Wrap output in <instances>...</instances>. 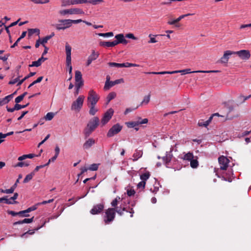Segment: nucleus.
I'll list each match as a JSON object with an SVG mask.
<instances>
[{
	"label": "nucleus",
	"mask_w": 251,
	"mask_h": 251,
	"mask_svg": "<svg viewBox=\"0 0 251 251\" xmlns=\"http://www.w3.org/2000/svg\"><path fill=\"white\" fill-rule=\"evenodd\" d=\"M82 21L81 19H62L58 20V23L52 25V26L58 30H65L70 27L73 24H77L81 23Z\"/></svg>",
	"instance_id": "nucleus-1"
},
{
	"label": "nucleus",
	"mask_w": 251,
	"mask_h": 251,
	"mask_svg": "<svg viewBox=\"0 0 251 251\" xmlns=\"http://www.w3.org/2000/svg\"><path fill=\"white\" fill-rule=\"evenodd\" d=\"M100 120L97 117H94L91 119L87 124V128L85 129L84 134L86 136H88L99 125Z\"/></svg>",
	"instance_id": "nucleus-2"
},
{
	"label": "nucleus",
	"mask_w": 251,
	"mask_h": 251,
	"mask_svg": "<svg viewBox=\"0 0 251 251\" xmlns=\"http://www.w3.org/2000/svg\"><path fill=\"white\" fill-rule=\"evenodd\" d=\"M84 99L85 97L83 95L79 96L76 100L72 102L71 107V110L76 112H79L83 106Z\"/></svg>",
	"instance_id": "nucleus-3"
},
{
	"label": "nucleus",
	"mask_w": 251,
	"mask_h": 251,
	"mask_svg": "<svg viewBox=\"0 0 251 251\" xmlns=\"http://www.w3.org/2000/svg\"><path fill=\"white\" fill-rule=\"evenodd\" d=\"M218 71H191L190 69H187L181 70H177V71H167V74H174L176 73H181V75H185L187 74L191 73H209L213 72H218Z\"/></svg>",
	"instance_id": "nucleus-4"
},
{
	"label": "nucleus",
	"mask_w": 251,
	"mask_h": 251,
	"mask_svg": "<svg viewBox=\"0 0 251 251\" xmlns=\"http://www.w3.org/2000/svg\"><path fill=\"white\" fill-rule=\"evenodd\" d=\"M115 217V209L109 208L105 212L104 221L105 224H109L112 222Z\"/></svg>",
	"instance_id": "nucleus-5"
},
{
	"label": "nucleus",
	"mask_w": 251,
	"mask_h": 251,
	"mask_svg": "<svg viewBox=\"0 0 251 251\" xmlns=\"http://www.w3.org/2000/svg\"><path fill=\"white\" fill-rule=\"evenodd\" d=\"M100 97L99 95L93 90H91L88 93V96L87 97L88 105H96Z\"/></svg>",
	"instance_id": "nucleus-6"
},
{
	"label": "nucleus",
	"mask_w": 251,
	"mask_h": 251,
	"mask_svg": "<svg viewBox=\"0 0 251 251\" xmlns=\"http://www.w3.org/2000/svg\"><path fill=\"white\" fill-rule=\"evenodd\" d=\"M123 126L119 124L113 125L108 130L107 133L108 137H112L119 133L122 129Z\"/></svg>",
	"instance_id": "nucleus-7"
},
{
	"label": "nucleus",
	"mask_w": 251,
	"mask_h": 251,
	"mask_svg": "<svg viewBox=\"0 0 251 251\" xmlns=\"http://www.w3.org/2000/svg\"><path fill=\"white\" fill-rule=\"evenodd\" d=\"M114 113V110L112 108L109 109L103 115L101 120L102 126L105 125L111 119Z\"/></svg>",
	"instance_id": "nucleus-8"
},
{
	"label": "nucleus",
	"mask_w": 251,
	"mask_h": 251,
	"mask_svg": "<svg viewBox=\"0 0 251 251\" xmlns=\"http://www.w3.org/2000/svg\"><path fill=\"white\" fill-rule=\"evenodd\" d=\"M218 161L220 164V169L223 170H226L229 162V159L224 156H221L219 157Z\"/></svg>",
	"instance_id": "nucleus-9"
},
{
	"label": "nucleus",
	"mask_w": 251,
	"mask_h": 251,
	"mask_svg": "<svg viewBox=\"0 0 251 251\" xmlns=\"http://www.w3.org/2000/svg\"><path fill=\"white\" fill-rule=\"evenodd\" d=\"M234 54H237L243 60H248L251 56L250 52L248 50H240L237 51H234Z\"/></svg>",
	"instance_id": "nucleus-10"
},
{
	"label": "nucleus",
	"mask_w": 251,
	"mask_h": 251,
	"mask_svg": "<svg viewBox=\"0 0 251 251\" xmlns=\"http://www.w3.org/2000/svg\"><path fill=\"white\" fill-rule=\"evenodd\" d=\"M234 54V51L229 50L226 51L223 56L218 61V62L222 64H226L228 62L229 56Z\"/></svg>",
	"instance_id": "nucleus-11"
},
{
	"label": "nucleus",
	"mask_w": 251,
	"mask_h": 251,
	"mask_svg": "<svg viewBox=\"0 0 251 251\" xmlns=\"http://www.w3.org/2000/svg\"><path fill=\"white\" fill-rule=\"evenodd\" d=\"M124 82L123 78L116 79L115 81H106L104 86V89L105 90H108L110 87L114 86L116 84L123 83Z\"/></svg>",
	"instance_id": "nucleus-12"
},
{
	"label": "nucleus",
	"mask_w": 251,
	"mask_h": 251,
	"mask_svg": "<svg viewBox=\"0 0 251 251\" xmlns=\"http://www.w3.org/2000/svg\"><path fill=\"white\" fill-rule=\"evenodd\" d=\"M116 40H114V43L115 45H117L119 44H126L128 43V41L126 40L123 34H118L115 36Z\"/></svg>",
	"instance_id": "nucleus-13"
},
{
	"label": "nucleus",
	"mask_w": 251,
	"mask_h": 251,
	"mask_svg": "<svg viewBox=\"0 0 251 251\" xmlns=\"http://www.w3.org/2000/svg\"><path fill=\"white\" fill-rule=\"evenodd\" d=\"M104 208V205L102 203L98 204L93 206L90 211V213L93 215L100 213Z\"/></svg>",
	"instance_id": "nucleus-14"
},
{
	"label": "nucleus",
	"mask_w": 251,
	"mask_h": 251,
	"mask_svg": "<svg viewBox=\"0 0 251 251\" xmlns=\"http://www.w3.org/2000/svg\"><path fill=\"white\" fill-rule=\"evenodd\" d=\"M99 56V53L98 52H96L94 50H92L91 54L88 56L87 62L86 66H89L93 61L97 59Z\"/></svg>",
	"instance_id": "nucleus-15"
},
{
	"label": "nucleus",
	"mask_w": 251,
	"mask_h": 251,
	"mask_svg": "<svg viewBox=\"0 0 251 251\" xmlns=\"http://www.w3.org/2000/svg\"><path fill=\"white\" fill-rule=\"evenodd\" d=\"M18 197V194L17 193H15L13 197H11L9 199L7 198V196L4 197V202L8 204H13L18 203V202L15 200L17 199Z\"/></svg>",
	"instance_id": "nucleus-16"
},
{
	"label": "nucleus",
	"mask_w": 251,
	"mask_h": 251,
	"mask_svg": "<svg viewBox=\"0 0 251 251\" xmlns=\"http://www.w3.org/2000/svg\"><path fill=\"white\" fill-rule=\"evenodd\" d=\"M71 47L68 44V43H66L65 45L66 64H70V61H71Z\"/></svg>",
	"instance_id": "nucleus-17"
},
{
	"label": "nucleus",
	"mask_w": 251,
	"mask_h": 251,
	"mask_svg": "<svg viewBox=\"0 0 251 251\" xmlns=\"http://www.w3.org/2000/svg\"><path fill=\"white\" fill-rule=\"evenodd\" d=\"M173 151V149L172 148H171L170 149V151L169 152H168V151L166 152L165 156H164L162 158L164 163L166 165H167L169 162H170V161L172 160V158L173 157V154L172 153V152Z\"/></svg>",
	"instance_id": "nucleus-18"
},
{
	"label": "nucleus",
	"mask_w": 251,
	"mask_h": 251,
	"mask_svg": "<svg viewBox=\"0 0 251 251\" xmlns=\"http://www.w3.org/2000/svg\"><path fill=\"white\" fill-rule=\"evenodd\" d=\"M47 59V58L44 57L43 56H42V57L39 58L37 61H33L32 64L29 65V67H39Z\"/></svg>",
	"instance_id": "nucleus-19"
},
{
	"label": "nucleus",
	"mask_w": 251,
	"mask_h": 251,
	"mask_svg": "<svg viewBox=\"0 0 251 251\" xmlns=\"http://www.w3.org/2000/svg\"><path fill=\"white\" fill-rule=\"evenodd\" d=\"M95 143V141L93 138H89L86 140L83 145L84 149H89Z\"/></svg>",
	"instance_id": "nucleus-20"
},
{
	"label": "nucleus",
	"mask_w": 251,
	"mask_h": 251,
	"mask_svg": "<svg viewBox=\"0 0 251 251\" xmlns=\"http://www.w3.org/2000/svg\"><path fill=\"white\" fill-rule=\"evenodd\" d=\"M143 155V151L142 150H136L132 155L133 158L132 159L133 162L136 161Z\"/></svg>",
	"instance_id": "nucleus-21"
},
{
	"label": "nucleus",
	"mask_w": 251,
	"mask_h": 251,
	"mask_svg": "<svg viewBox=\"0 0 251 251\" xmlns=\"http://www.w3.org/2000/svg\"><path fill=\"white\" fill-rule=\"evenodd\" d=\"M100 46L106 47V48H110L115 47L116 45L114 43V41L112 42L110 41H101L100 42Z\"/></svg>",
	"instance_id": "nucleus-22"
},
{
	"label": "nucleus",
	"mask_w": 251,
	"mask_h": 251,
	"mask_svg": "<svg viewBox=\"0 0 251 251\" xmlns=\"http://www.w3.org/2000/svg\"><path fill=\"white\" fill-rule=\"evenodd\" d=\"M70 15L84 14V12L82 9L79 8H70Z\"/></svg>",
	"instance_id": "nucleus-23"
},
{
	"label": "nucleus",
	"mask_w": 251,
	"mask_h": 251,
	"mask_svg": "<svg viewBox=\"0 0 251 251\" xmlns=\"http://www.w3.org/2000/svg\"><path fill=\"white\" fill-rule=\"evenodd\" d=\"M212 119V116H210L208 120L204 121L203 120H201L199 121L198 125L199 126H204L207 127L210 123L211 122Z\"/></svg>",
	"instance_id": "nucleus-24"
},
{
	"label": "nucleus",
	"mask_w": 251,
	"mask_h": 251,
	"mask_svg": "<svg viewBox=\"0 0 251 251\" xmlns=\"http://www.w3.org/2000/svg\"><path fill=\"white\" fill-rule=\"evenodd\" d=\"M138 126H141L142 125L146 124L148 123V119L147 118L142 119L140 117H138L136 120H135Z\"/></svg>",
	"instance_id": "nucleus-25"
},
{
	"label": "nucleus",
	"mask_w": 251,
	"mask_h": 251,
	"mask_svg": "<svg viewBox=\"0 0 251 251\" xmlns=\"http://www.w3.org/2000/svg\"><path fill=\"white\" fill-rule=\"evenodd\" d=\"M124 211L128 212V210H126L125 206H122V205L119 207H117L116 209H115V212H116L120 216L123 215Z\"/></svg>",
	"instance_id": "nucleus-26"
},
{
	"label": "nucleus",
	"mask_w": 251,
	"mask_h": 251,
	"mask_svg": "<svg viewBox=\"0 0 251 251\" xmlns=\"http://www.w3.org/2000/svg\"><path fill=\"white\" fill-rule=\"evenodd\" d=\"M36 33L38 35L40 34V30L38 28H29L28 29V36H31L33 34Z\"/></svg>",
	"instance_id": "nucleus-27"
},
{
	"label": "nucleus",
	"mask_w": 251,
	"mask_h": 251,
	"mask_svg": "<svg viewBox=\"0 0 251 251\" xmlns=\"http://www.w3.org/2000/svg\"><path fill=\"white\" fill-rule=\"evenodd\" d=\"M35 156L34 154H24L22 156H19L18 158L19 161H23L26 158H32Z\"/></svg>",
	"instance_id": "nucleus-28"
},
{
	"label": "nucleus",
	"mask_w": 251,
	"mask_h": 251,
	"mask_svg": "<svg viewBox=\"0 0 251 251\" xmlns=\"http://www.w3.org/2000/svg\"><path fill=\"white\" fill-rule=\"evenodd\" d=\"M34 175H35L34 172H32L31 173L28 174L24 178L23 182L25 183H27L28 182H29L30 180H31L32 179V178Z\"/></svg>",
	"instance_id": "nucleus-29"
},
{
	"label": "nucleus",
	"mask_w": 251,
	"mask_h": 251,
	"mask_svg": "<svg viewBox=\"0 0 251 251\" xmlns=\"http://www.w3.org/2000/svg\"><path fill=\"white\" fill-rule=\"evenodd\" d=\"M58 13L61 16H65L70 15V9H61L58 11Z\"/></svg>",
	"instance_id": "nucleus-30"
},
{
	"label": "nucleus",
	"mask_w": 251,
	"mask_h": 251,
	"mask_svg": "<svg viewBox=\"0 0 251 251\" xmlns=\"http://www.w3.org/2000/svg\"><path fill=\"white\" fill-rule=\"evenodd\" d=\"M36 74L35 72H31L27 76H25L23 79L19 80L18 83L17 84V86L21 85L25 80L29 77L34 75Z\"/></svg>",
	"instance_id": "nucleus-31"
},
{
	"label": "nucleus",
	"mask_w": 251,
	"mask_h": 251,
	"mask_svg": "<svg viewBox=\"0 0 251 251\" xmlns=\"http://www.w3.org/2000/svg\"><path fill=\"white\" fill-rule=\"evenodd\" d=\"M61 6L65 7L67 6L74 5L73 0H61Z\"/></svg>",
	"instance_id": "nucleus-32"
},
{
	"label": "nucleus",
	"mask_w": 251,
	"mask_h": 251,
	"mask_svg": "<svg viewBox=\"0 0 251 251\" xmlns=\"http://www.w3.org/2000/svg\"><path fill=\"white\" fill-rule=\"evenodd\" d=\"M75 82L83 81L81 73L79 71H76L75 72Z\"/></svg>",
	"instance_id": "nucleus-33"
},
{
	"label": "nucleus",
	"mask_w": 251,
	"mask_h": 251,
	"mask_svg": "<svg viewBox=\"0 0 251 251\" xmlns=\"http://www.w3.org/2000/svg\"><path fill=\"white\" fill-rule=\"evenodd\" d=\"M88 106L90 107L89 114L91 115H94L98 111V109L95 107V105H89Z\"/></svg>",
	"instance_id": "nucleus-34"
},
{
	"label": "nucleus",
	"mask_w": 251,
	"mask_h": 251,
	"mask_svg": "<svg viewBox=\"0 0 251 251\" xmlns=\"http://www.w3.org/2000/svg\"><path fill=\"white\" fill-rule=\"evenodd\" d=\"M150 173L149 172H147L146 173H145L144 174L140 175V179L142 180V181H144L146 182V180H147L150 176Z\"/></svg>",
	"instance_id": "nucleus-35"
},
{
	"label": "nucleus",
	"mask_w": 251,
	"mask_h": 251,
	"mask_svg": "<svg viewBox=\"0 0 251 251\" xmlns=\"http://www.w3.org/2000/svg\"><path fill=\"white\" fill-rule=\"evenodd\" d=\"M194 157L193 154L191 152H188L186 153L184 156L183 157V159L187 160V161H191Z\"/></svg>",
	"instance_id": "nucleus-36"
},
{
	"label": "nucleus",
	"mask_w": 251,
	"mask_h": 251,
	"mask_svg": "<svg viewBox=\"0 0 251 251\" xmlns=\"http://www.w3.org/2000/svg\"><path fill=\"white\" fill-rule=\"evenodd\" d=\"M126 124L128 128H134L135 126H138L135 121L126 122Z\"/></svg>",
	"instance_id": "nucleus-37"
},
{
	"label": "nucleus",
	"mask_w": 251,
	"mask_h": 251,
	"mask_svg": "<svg viewBox=\"0 0 251 251\" xmlns=\"http://www.w3.org/2000/svg\"><path fill=\"white\" fill-rule=\"evenodd\" d=\"M29 163L27 162H22L20 161V162H18L17 164L14 165L15 167H27L29 165Z\"/></svg>",
	"instance_id": "nucleus-38"
},
{
	"label": "nucleus",
	"mask_w": 251,
	"mask_h": 251,
	"mask_svg": "<svg viewBox=\"0 0 251 251\" xmlns=\"http://www.w3.org/2000/svg\"><path fill=\"white\" fill-rule=\"evenodd\" d=\"M121 200V198L117 196L114 200L111 202V205L112 207L116 208L118 205V202Z\"/></svg>",
	"instance_id": "nucleus-39"
},
{
	"label": "nucleus",
	"mask_w": 251,
	"mask_h": 251,
	"mask_svg": "<svg viewBox=\"0 0 251 251\" xmlns=\"http://www.w3.org/2000/svg\"><path fill=\"white\" fill-rule=\"evenodd\" d=\"M150 95L145 96L144 97V99L141 103V105H143V104L146 105V104H148V103L150 102Z\"/></svg>",
	"instance_id": "nucleus-40"
},
{
	"label": "nucleus",
	"mask_w": 251,
	"mask_h": 251,
	"mask_svg": "<svg viewBox=\"0 0 251 251\" xmlns=\"http://www.w3.org/2000/svg\"><path fill=\"white\" fill-rule=\"evenodd\" d=\"M116 96V94L115 92L110 93L107 97V103L110 102V100L114 99Z\"/></svg>",
	"instance_id": "nucleus-41"
},
{
	"label": "nucleus",
	"mask_w": 251,
	"mask_h": 251,
	"mask_svg": "<svg viewBox=\"0 0 251 251\" xmlns=\"http://www.w3.org/2000/svg\"><path fill=\"white\" fill-rule=\"evenodd\" d=\"M98 35L99 36L103 37H112L114 35V34L112 32H109L107 33H98Z\"/></svg>",
	"instance_id": "nucleus-42"
},
{
	"label": "nucleus",
	"mask_w": 251,
	"mask_h": 251,
	"mask_svg": "<svg viewBox=\"0 0 251 251\" xmlns=\"http://www.w3.org/2000/svg\"><path fill=\"white\" fill-rule=\"evenodd\" d=\"M199 165V162L197 159H193L190 161V166L192 168H196Z\"/></svg>",
	"instance_id": "nucleus-43"
},
{
	"label": "nucleus",
	"mask_w": 251,
	"mask_h": 251,
	"mask_svg": "<svg viewBox=\"0 0 251 251\" xmlns=\"http://www.w3.org/2000/svg\"><path fill=\"white\" fill-rule=\"evenodd\" d=\"M35 4H46L49 2L50 0H31Z\"/></svg>",
	"instance_id": "nucleus-44"
},
{
	"label": "nucleus",
	"mask_w": 251,
	"mask_h": 251,
	"mask_svg": "<svg viewBox=\"0 0 251 251\" xmlns=\"http://www.w3.org/2000/svg\"><path fill=\"white\" fill-rule=\"evenodd\" d=\"M38 206V205H37V204L34 205H33V206L28 208L27 209H26L25 210H23V213H29V212H30L31 211H34L37 208Z\"/></svg>",
	"instance_id": "nucleus-45"
},
{
	"label": "nucleus",
	"mask_w": 251,
	"mask_h": 251,
	"mask_svg": "<svg viewBox=\"0 0 251 251\" xmlns=\"http://www.w3.org/2000/svg\"><path fill=\"white\" fill-rule=\"evenodd\" d=\"M54 116V114L53 113L49 112L46 114V116L45 117V119L46 121H50L53 119Z\"/></svg>",
	"instance_id": "nucleus-46"
},
{
	"label": "nucleus",
	"mask_w": 251,
	"mask_h": 251,
	"mask_svg": "<svg viewBox=\"0 0 251 251\" xmlns=\"http://www.w3.org/2000/svg\"><path fill=\"white\" fill-rule=\"evenodd\" d=\"M100 164L94 163L91 164L88 169L91 171H97L98 169Z\"/></svg>",
	"instance_id": "nucleus-47"
},
{
	"label": "nucleus",
	"mask_w": 251,
	"mask_h": 251,
	"mask_svg": "<svg viewBox=\"0 0 251 251\" xmlns=\"http://www.w3.org/2000/svg\"><path fill=\"white\" fill-rule=\"evenodd\" d=\"M43 78V76L39 77L36 80L33 81L28 87V88H30L31 87L33 86L34 84L40 82Z\"/></svg>",
	"instance_id": "nucleus-48"
},
{
	"label": "nucleus",
	"mask_w": 251,
	"mask_h": 251,
	"mask_svg": "<svg viewBox=\"0 0 251 251\" xmlns=\"http://www.w3.org/2000/svg\"><path fill=\"white\" fill-rule=\"evenodd\" d=\"M146 74H153V75H165L167 74V71H162V72H145Z\"/></svg>",
	"instance_id": "nucleus-49"
},
{
	"label": "nucleus",
	"mask_w": 251,
	"mask_h": 251,
	"mask_svg": "<svg viewBox=\"0 0 251 251\" xmlns=\"http://www.w3.org/2000/svg\"><path fill=\"white\" fill-rule=\"evenodd\" d=\"M43 226H39L37 228H36L34 230H29L28 231H27L24 234H23L22 235V237H23L26 234H30V235H32L35 232V230H38V229H39L40 228H41Z\"/></svg>",
	"instance_id": "nucleus-50"
},
{
	"label": "nucleus",
	"mask_w": 251,
	"mask_h": 251,
	"mask_svg": "<svg viewBox=\"0 0 251 251\" xmlns=\"http://www.w3.org/2000/svg\"><path fill=\"white\" fill-rule=\"evenodd\" d=\"M103 2V0H88V3H90L93 5H97Z\"/></svg>",
	"instance_id": "nucleus-51"
},
{
	"label": "nucleus",
	"mask_w": 251,
	"mask_h": 251,
	"mask_svg": "<svg viewBox=\"0 0 251 251\" xmlns=\"http://www.w3.org/2000/svg\"><path fill=\"white\" fill-rule=\"evenodd\" d=\"M74 5L88 3V0H73Z\"/></svg>",
	"instance_id": "nucleus-52"
},
{
	"label": "nucleus",
	"mask_w": 251,
	"mask_h": 251,
	"mask_svg": "<svg viewBox=\"0 0 251 251\" xmlns=\"http://www.w3.org/2000/svg\"><path fill=\"white\" fill-rule=\"evenodd\" d=\"M28 104V103L25 105H21L19 104L18 103H16V104L15 105V109H16V110H19L26 107Z\"/></svg>",
	"instance_id": "nucleus-53"
},
{
	"label": "nucleus",
	"mask_w": 251,
	"mask_h": 251,
	"mask_svg": "<svg viewBox=\"0 0 251 251\" xmlns=\"http://www.w3.org/2000/svg\"><path fill=\"white\" fill-rule=\"evenodd\" d=\"M251 97V95H250L249 96H246V97H245V96H240L238 97V100L240 102H243L245 100H247L249 99Z\"/></svg>",
	"instance_id": "nucleus-54"
},
{
	"label": "nucleus",
	"mask_w": 251,
	"mask_h": 251,
	"mask_svg": "<svg viewBox=\"0 0 251 251\" xmlns=\"http://www.w3.org/2000/svg\"><path fill=\"white\" fill-rule=\"evenodd\" d=\"M157 35H152L151 34H150L149 37H150V40L148 41L149 43H155L157 42V41L155 38L154 36H156Z\"/></svg>",
	"instance_id": "nucleus-55"
},
{
	"label": "nucleus",
	"mask_w": 251,
	"mask_h": 251,
	"mask_svg": "<svg viewBox=\"0 0 251 251\" xmlns=\"http://www.w3.org/2000/svg\"><path fill=\"white\" fill-rule=\"evenodd\" d=\"M8 213L13 216H15L16 215H21L23 213V211H21L18 212H16L13 211H8Z\"/></svg>",
	"instance_id": "nucleus-56"
},
{
	"label": "nucleus",
	"mask_w": 251,
	"mask_h": 251,
	"mask_svg": "<svg viewBox=\"0 0 251 251\" xmlns=\"http://www.w3.org/2000/svg\"><path fill=\"white\" fill-rule=\"evenodd\" d=\"M146 185V182L144 181H141L137 184V188L139 189H144Z\"/></svg>",
	"instance_id": "nucleus-57"
},
{
	"label": "nucleus",
	"mask_w": 251,
	"mask_h": 251,
	"mask_svg": "<svg viewBox=\"0 0 251 251\" xmlns=\"http://www.w3.org/2000/svg\"><path fill=\"white\" fill-rule=\"evenodd\" d=\"M19 78L20 76H18V77L9 81L8 84L10 85L14 84L16 83H17L18 84L19 80H20Z\"/></svg>",
	"instance_id": "nucleus-58"
},
{
	"label": "nucleus",
	"mask_w": 251,
	"mask_h": 251,
	"mask_svg": "<svg viewBox=\"0 0 251 251\" xmlns=\"http://www.w3.org/2000/svg\"><path fill=\"white\" fill-rule=\"evenodd\" d=\"M15 189V186H12L10 189L5 190V194H12Z\"/></svg>",
	"instance_id": "nucleus-59"
},
{
	"label": "nucleus",
	"mask_w": 251,
	"mask_h": 251,
	"mask_svg": "<svg viewBox=\"0 0 251 251\" xmlns=\"http://www.w3.org/2000/svg\"><path fill=\"white\" fill-rule=\"evenodd\" d=\"M13 97V94H11L4 98V100L6 103H7Z\"/></svg>",
	"instance_id": "nucleus-60"
},
{
	"label": "nucleus",
	"mask_w": 251,
	"mask_h": 251,
	"mask_svg": "<svg viewBox=\"0 0 251 251\" xmlns=\"http://www.w3.org/2000/svg\"><path fill=\"white\" fill-rule=\"evenodd\" d=\"M194 14H191V13H188V14H184V15H182L181 16H180L178 18H177L176 19V21H177V22H179L181 20H182L183 18H184V17H187L188 16H190V15H193Z\"/></svg>",
	"instance_id": "nucleus-61"
},
{
	"label": "nucleus",
	"mask_w": 251,
	"mask_h": 251,
	"mask_svg": "<svg viewBox=\"0 0 251 251\" xmlns=\"http://www.w3.org/2000/svg\"><path fill=\"white\" fill-rule=\"evenodd\" d=\"M49 40L50 37H48L47 36H46L41 40V44H42L44 46V45H45V44L47 43Z\"/></svg>",
	"instance_id": "nucleus-62"
},
{
	"label": "nucleus",
	"mask_w": 251,
	"mask_h": 251,
	"mask_svg": "<svg viewBox=\"0 0 251 251\" xmlns=\"http://www.w3.org/2000/svg\"><path fill=\"white\" fill-rule=\"evenodd\" d=\"M34 217H32L31 218L29 219H25L23 220V223H31L33 221Z\"/></svg>",
	"instance_id": "nucleus-63"
},
{
	"label": "nucleus",
	"mask_w": 251,
	"mask_h": 251,
	"mask_svg": "<svg viewBox=\"0 0 251 251\" xmlns=\"http://www.w3.org/2000/svg\"><path fill=\"white\" fill-rule=\"evenodd\" d=\"M24 99L23 96L22 95H20L18 97H17L15 100V101L16 103H19L20 102L23 100Z\"/></svg>",
	"instance_id": "nucleus-64"
}]
</instances>
